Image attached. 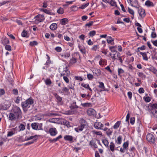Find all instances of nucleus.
Returning <instances> with one entry per match:
<instances>
[{"instance_id": "obj_1", "label": "nucleus", "mask_w": 157, "mask_h": 157, "mask_svg": "<svg viewBox=\"0 0 157 157\" xmlns=\"http://www.w3.org/2000/svg\"><path fill=\"white\" fill-rule=\"evenodd\" d=\"M22 114L20 108L17 106H14L12 109L11 112L9 114L8 119L12 121L17 122L22 118Z\"/></svg>"}, {"instance_id": "obj_2", "label": "nucleus", "mask_w": 157, "mask_h": 157, "mask_svg": "<svg viewBox=\"0 0 157 157\" xmlns=\"http://www.w3.org/2000/svg\"><path fill=\"white\" fill-rule=\"evenodd\" d=\"M34 100L31 97H30L25 101L22 102L21 103V106L24 112L26 113L28 109L30 107L31 105L34 103Z\"/></svg>"}, {"instance_id": "obj_3", "label": "nucleus", "mask_w": 157, "mask_h": 157, "mask_svg": "<svg viewBox=\"0 0 157 157\" xmlns=\"http://www.w3.org/2000/svg\"><path fill=\"white\" fill-rule=\"evenodd\" d=\"M10 106V101H9L5 100L3 104H0V110H7Z\"/></svg>"}, {"instance_id": "obj_4", "label": "nucleus", "mask_w": 157, "mask_h": 157, "mask_svg": "<svg viewBox=\"0 0 157 157\" xmlns=\"http://www.w3.org/2000/svg\"><path fill=\"white\" fill-rule=\"evenodd\" d=\"M34 18L35 19V22L36 24H38L40 22L44 21L45 19L44 16L40 14L36 16Z\"/></svg>"}, {"instance_id": "obj_5", "label": "nucleus", "mask_w": 157, "mask_h": 157, "mask_svg": "<svg viewBox=\"0 0 157 157\" xmlns=\"http://www.w3.org/2000/svg\"><path fill=\"white\" fill-rule=\"evenodd\" d=\"M42 124L40 125L39 124L34 122L31 124V126L32 128L34 130H42Z\"/></svg>"}, {"instance_id": "obj_6", "label": "nucleus", "mask_w": 157, "mask_h": 157, "mask_svg": "<svg viewBox=\"0 0 157 157\" xmlns=\"http://www.w3.org/2000/svg\"><path fill=\"white\" fill-rule=\"evenodd\" d=\"M53 95L57 99L56 101L58 104L59 105H62L63 102L62 101V98L58 95L56 93H54Z\"/></svg>"}, {"instance_id": "obj_7", "label": "nucleus", "mask_w": 157, "mask_h": 157, "mask_svg": "<svg viewBox=\"0 0 157 157\" xmlns=\"http://www.w3.org/2000/svg\"><path fill=\"white\" fill-rule=\"evenodd\" d=\"M128 3H129L132 6L136 8H138L139 6L138 2L137 0H127Z\"/></svg>"}, {"instance_id": "obj_8", "label": "nucleus", "mask_w": 157, "mask_h": 157, "mask_svg": "<svg viewBox=\"0 0 157 157\" xmlns=\"http://www.w3.org/2000/svg\"><path fill=\"white\" fill-rule=\"evenodd\" d=\"M146 139L148 141L154 143L155 142V137L151 133L148 134L146 136Z\"/></svg>"}, {"instance_id": "obj_9", "label": "nucleus", "mask_w": 157, "mask_h": 157, "mask_svg": "<svg viewBox=\"0 0 157 157\" xmlns=\"http://www.w3.org/2000/svg\"><path fill=\"white\" fill-rule=\"evenodd\" d=\"M48 132L50 135L52 136H56L57 133L56 129L55 128H50Z\"/></svg>"}, {"instance_id": "obj_10", "label": "nucleus", "mask_w": 157, "mask_h": 157, "mask_svg": "<svg viewBox=\"0 0 157 157\" xmlns=\"http://www.w3.org/2000/svg\"><path fill=\"white\" fill-rule=\"evenodd\" d=\"M138 9V12L139 15L141 17H144L145 15V11L144 9L140 7L137 8Z\"/></svg>"}, {"instance_id": "obj_11", "label": "nucleus", "mask_w": 157, "mask_h": 157, "mask_svg": "<svg viewBox=\"0 0 157 157\" xmlns=\"http://www.w3.org/2000/svg\"><path fill=\"white\" fill-rule=\"evenodd\" d=\"M95 128L98 129H102V128L103 127V125L101 122H97L94 124Z\"/></svg>"}, {"instance_id": "obj_12", "label": "nucleus", "mask_w": 157, "mask_h": 157, "mask_svg": "<svg viewBox=\"0 0 157 157\" xmlns=\"http://www.w3.org/2000/svg\"><path fill=\"white\" fill-rule=\"evenodd\" d=\"M96 112L93 109L90 108L87 109V113L88 115L90 116H94L95 115Z\"/></svg>"}, {"instance_id": "obj_13", "label": "nucleus", "mask_w": 157, "mask_h": 157, "mask_svg": "<svg viewBox=\"0 0 157 157\" xmlns=\"http://www.w3.org/2000/svg\"><path fill=\"white\" fill-rule=\"evenodd\" d=\"M70 74V71L69 70L67 67H66L64 69L63 71L61 74V75L62 76H69Z\"/></svg>"}, {"instance_id": "obj_14", "label": "nucleus", "mask_w": 157, "mask_h": 157, "mask_svg": "<svg viewBox=\"0 0 157 157\" xmlns=\"http://www.w3.org/2000/svg\"><path fill=\"white\" fill-rule=\"evenodd\" d=\"M80 125L85 128V127L87 125V123L86 120L83 119H82L80 121Z\"/></svg>"}, {"instance_id": "obj_15", "label": "nucleus", "mask_w": 157, "mask_h": 157, "mask_svg": "<svg viewBox=\"0 0 157 157\" xmlns=\"http://www.w3.org/2000/svg\"><path fill=\"white\" fill-rule=\"evenodd\" d=\"M81 85L85 88L87 90H89L90 91L92 92V90L90 87L89 85L88 84H85L84 83H82L81 84Z\"/></svg>"}, {"instance_id": "obj_16", "label": "nucleus", "mask_w": 157, "mask_h": 157, "mask_svg": "<svg viewBox=\"0 0 157 157\" xmlns=\"http://www.w3.org/2000/svg\"><path fill=\"white\" fill-rule=\"evenodd\" d=\"M122 136H119L118 137L117 139H115V143L117 144H120L122 142Z\"/></svg>"}, {"instance_id": "obj_17", "label": "nucleus", "mask_w": 157, "mask_h": 157, "mask_svg": "<svg viewBox=\"0 0 157 157\" xmlns=\"http://www.w3.org/2000/svg\"><path fill=\"white\" fill-rule=\"evenodd\" d=\"M78 48L81 52L83 54H85L86 52V48L83 46L78 45Z\"/></svg>"}, {"instance_id": "obj_18", "label": "nucleus", "mask_w": 157, "mask_h": 157, "mask_svg": "<svg viewBox=\"0 0 157 157\" xmlns=\"http://www.w3.org/2000/svg\"><path fill=\"white\" fill-rule=\"evenodd\" d=\"M37 136L36 135H35L34 136H31L29 137L26 136L24 140H23V141H28L30 140L33 139L34 138H36V140L37 139Z\"/></svg>"}, {"instance_id": "obj_19", "label": "nucleus", "mask_w": 157, "mask_h": 157, "mask_svg": "<svg viewBox=\"0 0 157 157\" xmlns=\"http://www.w3.org/2000/svg\"><path fill=\"white\" fill-rule=\"evenodd\" d=\"M64 139L67 141H72L73 137L72 136L69 135H66L64 136Z\"/></svg>"}, {"instance_id": "obj_20", "label": "nucleus", "mask_w": 157, "mask_h": 157, "mask_svg": "<svg viewBox=\"0 0 157 157\" xmlns=\"http://www.w3.org/2000/svg\"><path fill=\"white\" fill-rule=\"evenodd\" d=\"M49 28L51 30H55L57 28V25L56 23H53L50 25Z\"/></svg>"}, {"instance_id": "obj_21", "label": "nucleus", "mask_w": 157, "mask_h": 157, "mask_svg": "<svg viewBox=\"0 0 157 157\" xmlns=\"http://www.w3.org/2000/svg\"><path fill=\"white\" fill-rule=\"evenodd\" d=\"M99 83V85L98 86V87L101 89V90H98L99 91H101L104 90V89L105 88V86L104 85V84L102 82H98Z\"/></svg>"}, {"instance_id": "obj_22", "label": "nucleus", "mask_w": 157, "mask_h": 157, "mask_svg": "<svg viewBox=\"0 0 157 157\" xmlns=\"http://www.w3.org/2000/svg\"><path fill=\"white\" fill-rule=\"evenodd\" d=\"M140 54L141 55L143 56V59L146 61H147L148 60L147 54L146 52H140Z\"/></svg>"}, {"instance_id": "obj_23", "label": "nucleus", "mask_w": 157, "mask_h": 157, "mask_svg": "<svg viewBox=\"0 0 157 157\" xmlns=\"http://www.w3.org/2000/svg\"><path fill=\"white\" fill-rule=\"evenodd\" d=\"M84 128L83 127L79 125L77 127L75 128V130L77 132H78L82 131Z\"/></svg>"}, {"instance_id": "obj_24", "label": "nucleus", "mask_w": 157, "mask_h": 157, "mask_svg": "<svg viewBox=\"0 0 157 157\" xmlns=\"http://www.w3.org/2000/svg\"><path fill=\"white\" fill-rule=\"evenodd\" d=\"M68 21V20L67 18L62 19L60 21V23L62 25H65Z\"/></svg>"}, {"instance_id": "obj_25", "label": "nucleus", "mask_w": 157, "mask_h": 157, "mask_svg": "<svg viewBox=\"0 0 157 157\" xmlns=\"http://www.w3.org/2000/svg\"><path fill=\"white\" fill-rule=\"evenodd\" d=\"M41 11H43L44 12L48 14L51 15H54L55 14L54 13H53L51 12L49 10L46 9H41Z\"/></svg>"}, {"instance_id": "obj_26", "label": "nucleus", "mask_w": 157, "mask_h": 157, "mask_svg": "<svg viewBox=\"0 0 157 157\" xmlns=\"http://www.w3.org/2000/svg\"><path fill=\"white\" fill-rule=\"evenodd\" d=\"M25 126L22 124H21L18 127V132H20L21 131H23L25 129Z\"/></svg>"}, {"instance_id": "obj_27", "label": "nucleus", "mask_w": 157, "mask_h": 157, "mask_svg": "<svg viewBox=\"0 0 157 157\" xmlns=\"http://www.w3.org/2000/svg\"><path fill=\"white\" fill-rule=\"evenodd\" d=\"M145 5L148 7L153 6H154L153 2L149 0H147L145 2Z\"/></svg>"}, {"instance_id": "obj_28", "label": "nucleus", "mask_w": 157, "mask_h": 157, "mask_svg": "<svg viewBox=\"0 0 157 157\" xmlns=\"http://www.w3.org/2000/svg\"><path fill=\"white\" fill-rule=\"evenodd\" d=\"M81 105L85 108L90 107L92 106L91 104L90 103H82L81 104Z\"/></svg>"}, {"instance_id": "obj_29", "label": "nucleus", "mask_w": 157, "mask_h": 157, "mask_svg": "<svg viewBox=\"0 0 157 157\" xmlns=\"http://www.w3.org/2000/svg\"><path fill=\"white\" fill-rule=\"evenodd\" d=\"M138 76L141 77L142 79H145L146 78V76L142 72H139L137 73Z\"/></svg>"}, {"instance_id": "obj_30", "label": "nucleus", "mask_w": 157, "mask_h": 157, "mask_svg": "<svg viewBox=\"0 0 157 157\" xmlns=\"http://www.w3.org/2000/svg\"><path fill=\"white\" fill-rule=\"evenodd\" d=\"M115 144L113 142H111L109 145V148L112 152L114 151Z\"/></svg>"}, {"instance_id": "obj_31", "label": "nucleus", "mask_w": 157, "mask_h": 157, "mask_svg": "<svg viewBox=\"0 0 157 157\" xmlns=\"http://www.w3.org/2000/svg\"><path fill=\"white\" fill-rule=\"evenodd\" d=\"M62 136L61 135H60L56 138L52 139H50L49 141L51 142H55L58 141L60 139L62 138Z\"/></svg>"}, {"instance_id": "obj_32", "label": "nucleus", "mask_w": 157, "mask_h": 157, "mask_svg": "<svg viewBox=\"0 0 157 157\" xmlns=\"http://www.w3.org/2000/svg\"><path fill=\"white\" fill-rule=\"evenodd\" d=\"M69 107L71 109H74L77 108H79L80 109H82V108L81 107H79L76 105H75L72 104H71V105Z\"/></svg>"}, {"instance_id": "obj_33", "label": "nucleus", "mask_w": 157, "mask_h": 157, "mask_svg": "<svg viewBox=\"0 0 157 157\" xmlns=\"http://www.w3.org/2000/svg\"><path fill=\"white\" fill-rule=\"evenodd\" d=\"M77 61V59L74 57H72L70 60V63L73 64L75 63Z\"/></svg>"}, {"instance_id": "obj_34", "label": "nucleus", "mask_w": 157, "mask_h": 157, "mask_svg": "<svg viewBox=\"0 0 157 157\" xmlns=\"http://www.w3.org/2000/svg\"><path fill=\"white\" fill-rule=\"evenodd\" d=\"M90 144L91 146H93L94 148H98L97 145L95 141H91L90 142Z\"/></svg>"}, {"instance_id": "obj_35", "label": "nucleus", "mask_w": 157, "mask_h": 157, "mask_svg": "<svg viewBox=\"0 0 157 157\" xmlns=\"http://www.w3.org/2000/svg\"><path fill=\"white\" fill-rule=\"evenodd\" d=\"M10 43V41L8 39L5 37L2 40V43L4 45H6L7 44H9Z\"/></svg>"}, {"instance_id": "obj_36", "label": "nucleus", "mask_w": 157, "mask_h": 157, "mask_svg": "<svg viewBox=\"0 0 157 157\" xmlns=\"http://www.w3.org/2000/svg\"><path fill=\"white\" fill-rule=\"evenodd\" d=\"M121 123V121H117L113 125V127L114 129H117L118 128Z\"/></svg>"}, {"instance_id": "obj_37", "label": "nucleus", "mask_w": 157, "mask_h": 157, "mask_svg": "<svg viewBox=\"0 0 157 157\" xmlns=\"http://www.w3.org/2000/svg\"><path fill=\"white\" fill-rule=\"evenodd\" d=\"M149 70L154 74H157V70L154 67H152L149 68Z\"/></svg>"}, {"instance_id": "obj_38", "label": "nucleus", "mask_w": 157, "mask_h": 157, "mask_svg": "<svg viewBox=\"0 0 157 157\" xmlns=\"http://www.w3.org/2000/svg\"><path fill=\"white\" fill-rule=\"evenodd\" d=\"M118 75L120 76H121V75L124 73V71L121 68H118Z\"/></svg>"}, {"instance_id": "obj_39", "label": "nucleus", "mask_w": 157, "mask_h": 157, "mask_svg": "<svg viewBox=\"0 0 157 157\" xmlns=\"http://www.w3.org/2000/svg\"><path fill=\"white\" fill-rule=\"evenodd\" d=\"M114 40V39H113L111 36H108L107 37V41L108 43H111Z\"/></svg>"}, {"instance_id": "obj_40", "label": "nucleus", "mask_w": 157, "mask_h": 157, "mask_svg": "<svg viewBox=\"0 0 157 157\" xmlns=\"http://www.w3.org/2000/svg\"><path fill=\"white\" fill-rule=\"evenodd\" d=\"M151 107V111L155 110V109H157V104L154 103L152 104Z\"/></svg>"}, {"instance_id": "obj_41", "label": "nucleus", "mask_w": 157, "mask_h": 157, "mask_svg": "<svg viewBox=\"0 0 157 157\" xmlns=\"http://www.w3.org/2000/svg\"><path fill=\"white\" fill-rule=\"evenodd\" d=\"M93 21H90L89 23L85 24L84 27L86 28L87 27H90L94 23Z\"/></svg>"}, {"instance_id": "obj_42", "label": "nucleus", "mask_w": 157, "mask_h": 157, "mask_svg": "<svg viewBox=\"0 0 157 157\" xmlns=\"http://www.w3.org/2000/svg\"><path fill=\"white\" fill-rule=\"evenodd\" d=\"M116 47V46H110L109 47V49L112 52H116L117 51L115 49V48Z\"/></svg>"}, {"instance_id": "obj_43", "label": "nucleus", "mask_w": 157, "mask_h": 157, "mask_svg": "<svg viewBox=\"0 0 157 157\" xmlns=\"http://www.w3.org/2000/svg\"><path fill=\"white\" fill-rule=\"evenodd\" d=\"M64 11L63 8L60 7L57 10V12L58 13L62 14L64 13Z\"/></svg>"}, {"instance_id": "obj_44", "label": "nucleus", "mask_w": 157, "mask_h": 157, "mask_svg": "<svg viewBox=\"0 0 157 157\" xmlns=\"http://www.w3.org/2000/svg\"><path fill=\"white\" fill-rule=\"evenodd\" d=\"M113 131L112 130V128L109 129L108 130L106 131V134L107 135L109 136L112 135V133Z\"/></svg>"}, {"instance_id": "obj_45", "label": "nucleus", "mask_w": 157, "mask_h": 157, "mask_svg": "<svg viewBox=\"0 0 157 157\" xmlns=\"http://www.w3.org/2000/svg\"><path fill=\"white\" fill-rule=\"evenodd\" d=\"M5 48L6 50H8L9 51H11V47L9 45H6L5 46Z\"/></svg>"}, {"instance_id": "obj_46", "label": "nucleus", "mask_w": 157, "mask_h": 157, "mask_svg": "<svg viewBox=\"0 0 157 157\" xmlns=\"http://www.w3.org/2000/svg\"><path fill=\"white\" fill-rule=\"evenodd\" d=\"M102 142L106 147L108 146L109 142L108 140L105 139L103 140Z\"/></svg>"}, {"instance_id": "obj_47", "label": "nucleus", "mask_w": 157, "mask_h": 157, "mask_svg": "<svg viewBox=\"0 0 157 157\" xmlns=\"http://www.w3.org/2000/svg\"><path fill=\"white\" fill-rule=\"evenodd\" d=\"M27 31L25 30H24L21 33V36L23 37H27Z\"/></svg>"}, {"instance_id": "obj_48", "label": "nucleus", "mask_w": 157, "mask_h": 157, "mask_svg": "<svg viewBox=\"0 0 157 157\" xmlns=\"http://www.w3.org/2000/svg\"><path fill=\"white\" fill-rule=\"evenodd\" d=\"M89 5V3H87L85 4H83L80 7H79V9H84L85 8L87 7Z\"/></svg>"}, {"instance_id": "obj_49", "label": "nucleus", "mask_w": 157, "mask_h": 157, "mask_svg": "<svg viewBox=\"0 0 157 157\" xmlns=\"http://www.w3.org/2000/svg\"><path fill=\"white\" fill-rule=\"evenodd\" d=\"M87 78L90 80H92L94 77V76L90 74H87Z\"/></svg>"}, {"instance_id": "obj_50", "label": "nucleus", "mask_w": 157, "mask_h": 157, "mask_svg": "<svg viewBox=\"0 0 157 157\" xmlns=\"http://www.w3.org/2000/svg\"><path fill=\"white\" fill-rule=\"evenodd\" d=\"M70 52H67L66 53H65L64 55H62V56L64 57L68 58L70 56Z\"/></svg>"}, {"instance_id": "obj_51", "label": "nucleus", "mask_w": 157, "mask_h": 157, "mask_svg": "<svg viewBox=\"0 0 157 157\" xmlns=\"http://www.w3.org/2000/svg\"><path fill=\"white\" fill-rule=\"evenodd\" d=\"M96 34V31L94 30H93L92 31H90L89 33V35L91 37H93Z\"/></svg>"}, {"instance_id": "obj_52", "label": "nucleus", "mask_w": 157, "mask_h": 157, "mask_svg": "<svg viewBox=\"0 0 157 157\" xmlns=\"http://www.w3.org/2000/svg\"><path fill=\"white\" fill-rule=\"evenodd\" d=\"M11 130L14 134L17 133V132H18V129L17 127H16L15 128H12Z\"/></svg>"}, {"instance_id": "obj_53", "label": "nucleus", "mask_w": 157, "mask_h": 157, "mask_svg": "<svg viewBox=\"0 0 157 157\" xmlns=\"http://www.w3.org/2000/svg\"><path fill=\"white\" fill-rule=\"evenodd\" d=\"M45 83L47 85H50L52 84V81L50 79H47L45 81Z\"/></svg>"}, {"instance_id": "obj_54", "label": "nucleus", "mask_w": 157, "mask_h": 157, "mask_svg": "<svg viewBox=\"0 0 157 157\" xmlns=\"http://www.w3.org/2000/svg\"><path fill=\"white\" fill-rule=\"evenodd\" d=\"M38 43L37 41H31L30 42L29 44L31 46H33L34 45H37Z\"/></svg>"}, {"instance_id": "obj_55", "label": "nucleus", "mask_w": 157, "mask_h": 157, "mask_svg": "<svg viewBox=\"0 0 157 157\" xmlns=\"http://www.w3.org/2000/svg\"><path fill=\"white\" fill-rule=\"evenodd\" d=\"M151 113L153 115L154 117L157 118V110H153V111H151Z\"/></svg>"}, {"instance_id": "obj_56", "label": "nucleus", "mask_w": 157, "mask_h": 157, "mask_svg": "<svg viewBox=\"0 0 157 157\" xmlns=\"http://www.w3.org/2000/svg\"><path fill=\"white\" fill-rule=\"evenodd\" d=\"M128 142H126L124 143L123 144V148L126 149L128 147Z\"/></svg>"}, {"instance_id": "obj_57", "label": "nucleus", "mask_w": 157, "mask_h": 157, "mask_svg": "<svg viewBox=\"0 0 157 157\" xmlns=\"http://www.w3.org/2000/svg\"><path fill=\"white\" fill-rule=\"evenodd\" d=\"M5 93V90L2 89H0V97H1L2 96L4 95Z\"/></svg>"}, {"instance_id": "obj_58", "label": "nucleus", "mask_w": 157, "mask_h": 157, "mask_svg": "<svg viewBox=\"0 0 157 157\" xmlns=\"http://www.w3.org/2000/svg\"><path fill=\"white\" fill-rule=\"evenodd\" d=\"M108 3H109L111 6H117L116 2L113 1L112 0H110V2H109V1H108Z\"/></svg>"}, {"instance_id": "obj_59", "label": "nucleus", "mask_w": 157, "mask_h": 157, "mask_svg": "<svg viewBox=\"0 0 157 157\" xmlns=\"http://www.w3.org/2000/svg\"><path fill=\"white\" fill-rule=\"evenodd\" d=\"M15 134L11 130L10 131L8 132V134H7V137H10L13 136Z\"/></svg>"}, {"instance_id": "obj_60", "label": "nucleus", "mask_w": 157, "mask_h": 157, "mask_svg": "<svg viewBox=\"0 0 157 157\" xmlns=\"http://www.w3.org/2000/svg\"><path fill=\"white\" fill-rule=\"evenodd\" d=\"M135 121V117H132L130 118V122L131 124H134Z\"/></svg>"}, {"instance_id": "obj_61", "label": "nucleus", "mask_w": 157, "mask_h": 157, "mask_svg": "<svg viewBox=\"0 0 157 157\" xmlns=\"http://www.w3.org/2000/svg\"><path fill=\"white\" fill-rule=\"evenodd\" d=\"M21 100V97L18 96L17 97L15 101L16 103L18 104L19 103L20 101Z\"/></svg>"}, {"instance_id": "obj_62", "label": "nucleus", "mask_w": 157, "mask_h": 157, "mask_svg": "<svg viewBox=\"0 0 157 157\" xmlns=\"http://www.w3.org/2000/svg\"><path fill=\"white\" fill-rule=\"evenodd\" d=\"M55 50L57 52H61L62 49L60 47H57L55 49Z\"/></svg>"}, {"instance_id": "obj_63", "label": "nucleus", "mask_w": 157, "mask_h": 157, "mask_svg": "<svg viewBox=\"0 0 157 157\" xmlns=\"http://www.w3.org/2000/svg\"><path fill=\"white\" fill-rule=\"evenodd\" d=\"M128 11L132 15H134V11L132 10L129 7H128Z\"/></svg>"}, {"instance_id": "obj_64", "label": "nucleus", "mask_w": 157, "mask_h": 157, "mask_svg": "<svg viewBox=\"0 0 157 157\" xmlns=\"http://www.w3.org/2000/svg\"><path fill=\"white\" fill-rule=\"evenodd\" d=\"M151 37L153 38H155L157 37V35L156 33L154 32H152L151 34Z\"/></svg>"}]
</instances>
